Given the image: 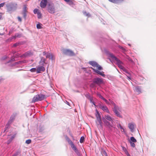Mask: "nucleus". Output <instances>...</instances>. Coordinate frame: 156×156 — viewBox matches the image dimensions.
Returning a JSON list of instances; mask_svg holds the SVG:
<instances>
[{
    "label": "nucleus",
    "instance_id": "nucleus-1",
    "mask_svg": "<svg viewBox=\"0 0 156 156\" xmlns=\"http://www.w3.org/2000/svg\"><path fill=\"white\" fill-rule=\"evenodd\" d=\"M110 56L111 59L115 62L118 65V67L124 72L127 73L128 72L127 70L124 68L123 66V63L119 60L113 54H110Z\"/></svg>",
    "mask_w": 156,
    "mask_h": 156
},
{
    "label": "nucleus",
    "instance_id": "nucleus-2",
    "mask_svg": "<svg viewBox=\"0 0 156 156\" xmlns=\"http://www.w3.org/2000/svg\"><path fill=\"white\" fill-rule=\"evenodd\" d=\"M103 121L105 125L110 129L113 127V119L110 116L107 115L105 116V118L103 119Z\"/></svg>",
    "mask_w": 156,
    "mask_h": 156
},
{
    "label": "nucleus",
    "instance_id": "nucleus-3",
    "mask_svg": "<svg viewBox=\"0 0 156 156\" xmlns=\"http://www.w3.org/2000/svg\"><path fill=\"white\" fill-rule=\"evenodd\" d=\"M45 98L44 95L42 94H38L36 95L33 98L32 102H35L38 101H42Z\"/></svg>",
    "mask_w": 156,
    "mask_h": 156
},
{
    "label": "nucleus",
    "instance_id": "nucleus-4",
    "mask_svg": "<svg viewBox=\"0 0 156 156\" xmlns=\"http://www.w3.org/2000/svg\"><path fill=\"white\" fill-rule=\"evenodd\" d=\"M111 103L114 106L113 111L115 115L118 116L120 117H121V115H120L119 112V111H120V109L118 106L116 105L115 103L113 102H111Z\"/></svg>",
    "mask_w": 156,
    "mask_h": 156
},
{
    "label": "nucleus",
    "instance_id": "nucleus-5",
    "mask_svg": "<svg viewBox=\"0 0 156 156\" xmlns=\"http://www.w3.org/2000/svg\"><path fill=\"white\" fill-rule=\"evenodd\" d=\"M17 6L16 3H11L8 5L7 9L8 11L11 12L15 10Z\"/></svg>",
    "mask_w": 156,
    "mask_h": 156
},
{
    "label": "nucleus",
    "instance_id": "nucleus-6",
    "mask_svg": "<svg viewBox=\"0 0 156 156\" xmlns=\"http://www.w3.org/2000/svg\"><path fill=\"white\" fill-rule=\"evenodd\" d=\"M97 114H96V116L97 117V121L96 123L98 125H99L101 126H102V122L100 117V115L99 112L96 110Z\"/></svg>",
    "mask_w": 156,
    "mask_h": 156
},
{
    "label": "nucleus",
    "instance_id": "nucleus-7",
    "mask_svg": "<svg viewBox=\"0 0 156 156\" xmlns=\"http://www.w3.org/2000/svg\"><path fill=\"white\" fill-rule=\"evenodd\" d=\"M55 9L54 5L51 3L48 4V11L50 13H53L55 12Z\"/></svg>",
    "mask_w": 156,
    "mask_h": 156
},
{
    "label": "nucleus",
    "instance_id": "nucleus-8",
    "mask_svg": "<svg viewBox=\"0 0 156 156\" xmlns=\"http://www.w3.org/2000/svg\"><path fill=\"white\" fill-rule=\"evenodd\" d=\"M16 116V113L13 114L11 116L8 123L6 124L7 126H9L10 124H11L15 120Z\"/></svg>",
    "mask_w": 156,
    "mask_h": 156
},
{
    "label": "nucleus",
    "instance_id": "nucleus-9",
    "mask_svg": "<svg viewBox=\"0 0 156 156\" xmlns=\"http://www.w3.org/2000/svg\"><path fill=\"white\" fill-rule=\"evenodd\" d=\"M93 82L96 84L99 85L101 84L104 83L103 80L101 78H95L93 79Z\"/></svg>",
    "mask_w": 156,
    "mask_h": 156
},
{
    "label": "nucleus",
    "instance_id": "nucleus-10",
    "mask_svg": "<svg viewBox=\"0 0 156 156\" xmlns=\"http://www.w3.org/2000/svg\"><path fill=\"white\" fill-rule=\"evenodd\" d=\"M69 144L71 145V147L73 150L77 154H79V152L78 149L76 147V146L73 144V143L70 140L69 141Z\"/></svg>",
    "mask_w": 156,
    "mask_h": 156
},
{
    "label": "nucleus",
    "instance_id": "nucleus-11",
    "mask_svg": "<svg viewBox=\"0 0 156 156\" xmlns=\"http://www.w3.org/2000/svg\"><path fill=\"white\" fill-rule=\"evenodd\" d=\"M89 64L93 66L96 67L97 69L99 70H101L102 69V67L95 62H90Z\"/></svg>",
    "mask_w": 156,
    "mask_h": 156
},
{
    "label": "nucleus",
    "instance_id": "nucleus-12",
    "mask_svg": "<svg viewBox=\"0 0 156 156\" xmlns=\"http://www.w3.org/2000/svg\"><path fill=\"white\" fill-rule=\"evenodd\" d=\"M64 54L69 55H74L73 52L71 51L68 49H64L62 50Z\"/></svg>",
    "mask_w": 156,
    "mask_h": 156
},
{
    "label": "nucleus",
    "instance_id": "nucleus-13",
    "mask_svg": "<svg viewBox=\"0 0 156 156\" xmlns=\"http://www.w3.org/2000/svg\"><path fill=\"white\" fill-rule=\"evenodd\" d=\"M45 70V69L43 66H39L37 68V73H40L41 71H44Z\"/></svg>",
    "mask_w": 156,
    "mask_h": 156
},
{
    "label": "nucleus",
    "instance_id": "nucleus-14",
    "mask_svg": "<svg viewBox=\"0 0 156 156\" xmlns=\"http://www.w3.org/2000/svg\"><path fill=\"white\" fill-rule=\"evenodd\" d=\"M47 3V0H42L41 2V6L42 8H44Z\"/></svg>",
    "mask_w": 156,
    "mask_h": 156
},
{
    "label": "nucleus",
    "instance_id": "nucleus-15",
    "mask_svg": "<svg viewBox=\"0 0 156 156\" xmlns=\"http://www.w3.org/2000/svg\"><path fill=\"white\" fill-rule=\"evenodd\" d=\"M46 57L47 58H48L50 59L53 60L54 59V57L53 55L50 53H48L46 54Z\"/></svg>",
    "mask_w": 156,
    "mask_h": 156
},
{
    "label": "nucleus",
    "instance_id": "nucleus-16",
    "mask_svg": "<svg viewBox=\"0 0 156 156\" xmlns=\"http://www.w3.org/2000/svg\"><path fill=\"white\" fill-rule=\"evenodd\" d=\"M135 125L133 123H130L129 124L128 127L129 129H130L131 131L132 132H133L134 127Z\"/></svg>",
    "mask_w": 156,
    "mask_h": 156
},
{
    "label": "nucleus",
    "instance_id": "nucleus-17",
    "mask_svg": "<svg viewBox=\"0 0 156 156\" xmlns=\"http://www.w3.org/2000/svg\"><path fill=\"white\" fill-rule=\"evenodd\" d=\"M15 135H14L9 137L8 138L9 139L7 143L8 144H9L12 140L15 137Z\"/></svg>",
    "mask_w": 156,
    "mask_h": 156
},
{
    "label": "nucleus",
    "instance_id": "nucleus-18",
    "mask_svg": "<svg viewBox=\"0 0 156 156\" xmlns=\"http://www.w3.org/2000/svg\"><path fill=\"white\" fill-rule=\"evenodd\" d=\"M27 11V8L26 6L24 5L23 8V14L24 17L25 18L26 15V12Z\"/></svg>",
    "mask_w": 156,
    "mask_h": 156
},
{
    "label": "nucleus",
    "instance_id": "nucleus-19",
    "mask_svg": "<svg viewBox=\"0 0 156 156\" xmlns=\"http://www.w3.org/2000/svg\"><path fill=\"white\" fill-rule=\"evenodd\" d=\"M92 69H93L94 70V72H95L96 73L98 74H100V75L102 76H103L104 77L105 76V74H104L103 72H100V71H99L97 70H96L95 69H93L92 68Z\"/></svg>",
    "mask_w": 156,
    "mask_h": 156
},
{
    "label": "nucleus",
    "instance_id": "nucleus-20",
    "mask_svg": "<svg viewBox=\"0 0 156 156\" xmlns=\"http://www.w3.org/2000/svg\"><path fill=\"white\" fill-rule=\"evenodd\" d=\"M110 2L115 3H118L123 1V0H108Z\"/></svg>",
    "mask_w": 156,
    "mask_h": 156
},
{
    "label": "nucleus",
    "instance_id": "nucleus-21",
    "mask_svg": "<svg viewBox=\"0 0 156 156\" xmlns=\"http://www.w3.org/2000/svg\"><path fill=\"white\" fill-rule=\"evenodd\" d=\"M98 96L101 99L103 100L104 101H105L106 103L107 104H109V102L105 98L102 96L100 94H98Z\"/></svg>",
    "mask_w": 156,
    "mask_h": 156
},
{
    "label": "nucleus",
    "instance_id": "nucleus-22",
    "mask_svg": "<svg viewBox=\"0 0 156 156\" xmlns=\"http://www.w3.org/2000/svg\"><path fill=\"white\" fill-rule=\"evenodd\" d=\"M32 55V53L30 52H27L25 53L23 55L22 57H26L30 56Z\"/></svg>",
    "mask_w": 156,
    "mask_h": 156
},
{
    "label": "nucleus",
    "instance_id": "nucleus-23",
    "mask_svg": "<svg viewBox=\"0 0 156 156\" xmlns=\"http://www.w3.org/2000/svg\"><path fill=\"white\" fill-rule=\"evenodd\" d=\"M101 109L104 111L108 113L109 112V111L106 106H101Z\"/></svg>",
    "mask_w": 156,
    "mask_h": 156
},
{
    "label": "nucleus",
    "instance_id": "nucleus-24",
    "mask_svg": "<svg viewBox=\"0 0 156 156\" xmlns=\"http://www.w3.org/2000/svg\"><path fill=\"white\" fill-rule=\"evenodd\" d=\"M135 90L138 94H139L141 92V89L138 87H135Z\"/></svg>",
    "mask_w": 156,
    "mask_h": 156
},
{
    "label": "nucleus",
    "instance_id": "nucleus-25",
    "mask_svg": "<svg viewBox=\"0 0 156 156\" xmlns=\"http://www.w3.org/2000/svg\"><path fill=\"white\" fill-rule=\"evenodd\" d=\"M136 140L134 137H130L129 142H131L136 143Z\"/></svg>",
    "mask_w": 156,
    "mask_h": 156
},
{
    "label": "nucleus",
    "instance_id": "nucleus-26",
    "mask_svg": "<svg viewBox=\"0 0 156 156\" xmlns=\"http://www.w3.org/2000/svg\"><path fill=\"white\" fill-rule=\"evenodd\" d=\"M66 2L70 5H72L73 4V0H64Z\"/></svg>",
    "mask_w": 156,
    "mask_h": 156
},
{
    "label": "nucleus",
    "instance_id": "nucleus-27",
    "mask_svg": "<svg viewBox=\"0 0 156 156\" xmlns=\"http://www.w3.org/2000/svg\"><path fill=\"white\" fill-rule=\"evenodd\" d=\"M37 14V17L38 19H40L41 18V14L40 11Z\"/></svg>",
    "mask_w": 156,
    "mask_h": 156
},
{
    "label": "nucleus",
    "instance_id": "nucleus-28",
    "mask_svg": "<svg viewBox=\"0 0 156 156\" xmlns=\"http://www.w3.org/2000/svg\"><path fill=\"white\" fill-rule=\"evenodd\" d=\"M40 11L37 9H35L34 10V12L35 14H37Z\"/></svg>",
    "mask_w": 156,
    "mask_h": 156
},
{
    "label": "nucleus",
    "instance_id": "nucleus-29",
    "mask_svg": "<svg viewBox=\"0 0 156 156\" xmlns=\"http://www.w3.org/2000/svg\"><path fill=\"white\" fill-rule=\"evenodd\" d=\"M42 25L41 23H38L37 25V29H41L42 28Z\"/></svg>",
    "mask_w": 156,
    "mask_h": 156
},
{
    "label": "nucleus",
    "instance_id": "nucleus-30",
    "mask_svg": "<svg viewBox=\"0 0 156 156\" xmlns=\"http://www.w3.org/2000/svg\"><path fill=\"white\" fill-rule=\"evenodd\" d=\"M129 143L130 144L131 146L133 147H135L136 145L133 142H129Z\"/></svg>",
    "mask_w": 156,
    "mask_h": 156
},
{
    "label": "nucleus",
    "instance_id": "nucleus-31",
    "mask_svg": "<svg viewBox=\"0 0 156 156\" xmlns=\"http://www.w3.org/2000/svg\"><path fill=\"white\" fill-rule=\"evenodd\" d=\"M30 71L32 72H37V69L35 68H32L30 70Z\"/></svg>",
    "mask_w": 156,
    "mask_h": 156
},
{
    "label": "nucleus",
    "instance_id": "nucleus-32",
    "mask_svg": "<svg viewBox=\"0 0 156 156\" xmlns=\"http://www.w3.org/2000/svg\"><path fill=\"white\" fill-rule=\"evenodd\" d=\"M120 129H121V132L125 133L126 131L125 130V129H124V128L122 127V126H120Z\"/></svg>",
    "mask_w": 156,
    "mask_h": 156
},
{
    "label": "nucleus",
    "instance_id": "nucleus-33",
    "mask_svg": "<svg viewBox=\"0 0 156 156\" xmlns=\"http://www.w3.org/2000/svg\"><path fill=\"white\" fill-rule=\"evenodd\" d=\"M84 137L83 136L81 137L80 140V143H83L84 140Z\"/></svg>",
    "mask_w": 156,
    "mask_h": 156
},
{
    "label": "nucleus",
    "instance_id": "nucleus-34",
    "mask_svg": "<svg viewBox=\"0 0 156 156\" xmlns=\"http://www.w3.org/2000/svg\"><path fill=\"white\" fill-rule=\"evenodd\" d=\"M31 141L30 139L27 140L26 141V143L27 144H29L31 143Z\"/></svg>",
    "mask_w": 156,
    "mask_h": 156
},
{
    "label": "nucleus",
    "instance_id": "nucleus-35",
    "mask_svg": "<svg viewBox=\"0 0 156 156\" xmlns=\"http://www.w3.org/2000/svg\"><path fill=\"white\" fill-rule=\"evenodd\" d=\"M83 14L85 15L86 16H90V14L89 13H87V12H83Z\"/></svg>",
    "mask_w": 156,
    "mask_h": 156
},
{
    "label": "nucleus",
    "instance_id": "nucleus-36",
    "mask_svg": "<svg viewBox=\"0 0 156 156\" xmlns=\"http://www.w3.org/2000/svg\"><path fill=\"white\" fill-rule=\"evenodd\" d=\"M46 60L43 58H42L41 59V61L42 62L44 63H45Z\"/></svg>",
    "mask_w": 156,
    "mask_h": 156
},
{
    "label": "nucleus",
    "instance_id": "nucleus-37",
    "mask_svg": "<svg viewBox=\"0 0 156 156\" xmlns=\"http://www.w3.org/2000/svg\"><path fill=\"white\" fill-rule=\"evenodd\" d=\"M90 86L91 87H95V83H92L91 84H90Z\"/></svg>",
    "mask_w": 156,
    "mask_h": 156
},
{
    "label": "nucleus",
    "instance_id": "nucleus-38",
    "mask_svg": "<svg viewBox=\"0 0 156 156\" xmlns=\"http://www.w3.org/2000/svg\"><path fill=\"white\" fill-rule=\"evenodd\" d=\"M125 152L126 154L127 155V156H130L129 154L128 153V151L127 150H126L125 151Z\"/></svg>",
    "mask_w": 156,
    "mask_h": 156
},
{
    "label": "nucleus",
    "instance_id": "nucleus-39",
    "mask_svg": "<svg viewBox=\"0 0 156 156\" xmlns=\"http://www.w3.org/2000/svg\"><path fill=\"white\" fill-rule=\"evenodd\" d=\"M5 3H2L0 4V8L1 7H3Z\"/></svg>",
    "mask_w": 156,
    "mask_h": 156
},
{
    "label": "nucleus",
    "instance_id": "nucleus-40",
    "mask_svg": "<svg viewBox=\"0 0 156 156\" xmlns=\"http://www.w3.org/2000/svg\"><path fill=\"white\" fill-rule=\"evenodd\" d=\"M18 20L19 21H20V22H21V21H22L21 19V18L20 17H18Z\"/></svg>",
    "mask_w": 156,
    "mask_h": 156
},
{
    "label": "nucleus",
    "instance_id": "nucleus-41",
    "mask_svg": "<svg viewBox=\"0 0 156 156\" xmlns=\"http://www.w3.org/2000/svg\"><path fill=\"white\" fill-rule=\"evenodd\" d=\"M17 154L15 153V154H13L12 156H17Z\"/></svg>",
    "mask_w": 156,
    "mask_h": 156
},
{
    "label": "nucleus",
    "instance_id": "nucleus-42",
    "mask_svg": "<svg viewBox=\"0 0 156 156\" xmlns=\"http://www.w3.org/2000/svg\"><path fill=\"white\" fill-rule=\"evenodd\" d=\"M120 126H122L120 124H119V125H118L117 126L119 128H120Z\"/></svg>",
    "mask_w": 156,
    "mask_h": 156
},
{
    "label": "nucleus",
    "instance_id": "nucleus-43",
    "mask_svg": "<svg viewBox=\"0 0 156 156\" xmlns=\"http://www.w3.org/2000/svg\"><path fill=\"white\" fill-rule=\"evenodd\" d=\"M15 37L14 36V37H12V39H11V40H12V39H15Z\"/></svg>",
    "mask_w": 156,
    "mask_h": 156
},
{
    "label": "nucleus",
    "instance_id": "nucleus-44",
    "mask_svg": "<svg viewBox=\"0 0 156 156\" xmlns=\"http://www.w3.org/2000/svg\"><path fill=\"white\" fill-rule=\"evenodd\" d=\"M46 54V53L45 52H43V55H45Z\"/></svg>",
    "mask_w": 156,
    "mask_h": 156
},
{
    "label": "nucleus",
    "instance_id": "nucleus-45",
    "mask_svg": "<svg viewBox=\"0 0 156 156\" xmlns=\"http://www.w3.org/2000/svg\"><path fill=\"white\" fill-rule=\"evenodd\" d=\"M2 17V16L0 15V20L1 19Z\"/></svg>",
    "mask_w": 156,
    "mask_h": 156
},
{
    "label": "nucleus",
    "instance_id": "nucleus-46",
    "mask_svg": "<svg viewBox=\"0 0 156 156\" xmlns=\"http://www.w3.org/2000/svg\"><path fill=\"white\" fill-rule=\"evenodd\" d=\"M14 46H15H15H16V44H14Z\"/></svg>",
    "mask_w": 156,
    "mask_h": 156
},
{
    "label": "nucleus",
    "instance_id": "nucleus-47",
    "mask_svg": "<svg viewBox=\"0 0 156 156\" xmlns=\"http://www.w3.org/2000/svg\"><path fill=\"white\" fill-rule=\"evenodd\" d=\"M105 155H106V156H107V154H106V153L105 152Z\"/></svg>",
    "mask_w": 156,
    "mask_h": 156
}]
</instances>
